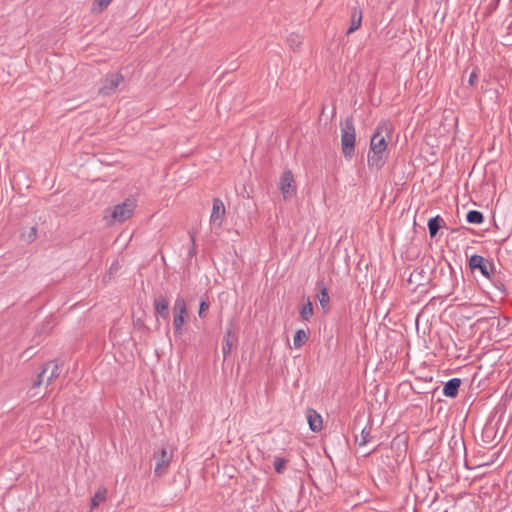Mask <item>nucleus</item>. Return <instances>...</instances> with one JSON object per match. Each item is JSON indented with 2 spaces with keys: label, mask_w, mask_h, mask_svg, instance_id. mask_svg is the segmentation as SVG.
<instances>
[{
  "label": "nucleus",
  "mask_w": 512,
  "mask_h": 512,
  "mask_svg": "<svg viewBox=\"0 0 512 512\" xmlns=\"http://www.w3.org/2000/svg\"><path fill=\"white\" fill-rule=\"evenodd\" d=\"M390 139L391 128L389 124L386 122L379 123L370 141V150L367 156L369 168L379 170L384 165Z\"/></svg>",
  "instance_id": "1"
},
{
  "label": "nucleus",
  "mask_w": 512,
  "mask_h": 512,
  "mask_svg": "<svg viewBox=\"0 0 512 512\" xmlns=\"http://www.w3.org/2000/svg\"><path fill=\"white\" fill-rule=\"evenodd\" d=\"M135 207V200L127 199L123 203L107 208L104 213V220L108 225L122 223L131 217Z\"/></svg>",
  "instance_id": "2"
},
{
  "label": "nucleus",
  "mask_w": 512,
  "mask_h": 512,
  "mask_svg": "<svg viewBox=\"0 0 512 512\" xmlns=\"http://www.w3.org/2000/svg\"><path fill=\"white\" fill-rule=\"evenodd\" d=\"M341 148L346 159H351L355 151L356 132L352 118H346L340 124Z\"/></svg>",
  "instance_id": "3"
},
{
  "label": "nucleus",
  "mask_w": 512,
  "mask_h": 512,
  "mask_svg": "<svg viewBox=\"0 0 512 512\" xmlns=\"http://www.w3.org/2000/svg\"><path fill=\"white\" fill-rule=\"evenodd\" d=\"M124 82V76L120 73H109L100 82L98 94L101 96L113 95Z\"/></svg>",
  "instance_id": "4"
},
{
  "label": "nucleus",
  "mask_w": 512,
  "mask_h": 512,
  "mask_svg": "<svg viewBox=\"0 0 512 512\" xmlns=\"http://www.w3.org/2000/svg\"><path fill=\"white\" fill-rule=\"evenodd\" d=\"M172 459V454L167 451L166 448H162L160 452L154 454L155 460V469L154 472L156 475L161 476L164 474L169 467V464Z\"/></svg>",
  "instance_id": "5"
},
{
  "label": "nucleus",
  "mask_w": 512,
  "mask_h": 512,
  "mask_svg": "<svg viewBox=\"0 0 512 512\" xmlns=\"http://www.w3.org/2000/svg\"><path fill=\"white\" fill-rule=\"evenodd\" d=\"M225 215V206L222 200L216 198L213 200L212 213L210 216L211 225L220 227L222 224V220Z\"/></svg>",
  "instance_id": "6"
},
{
  "label": "nucleus",
  "mask_w": 512,
  "mask_h": 512,
  "mask_svg": "<svg viewBox=\"0 0 512 512\" xmlns=\"http://www.w3.org/2000/svg\"><path fill=\"white\" fill-rule=\"evenodd\" d=\"M306 418L310 429L313 432H320L323 428L322 416L313 409L306 411Z\"/></svg>",
  "instance_id": "7"
},
{
  "label": "nucleus",
  "mask_w": 512,
  "mask_h": 512,
  "mask_svg": "<svg viewBox=\"0 0 512 512\" xmlns=\"http://www.w3.org/2000/svg\"><path fill=\"white\" fill-rule=\"evenodd\" d=\"M469 265L472 269H479L484 276H489V263L484 257L480 255L471 256Z\"/></svg>",
  "instance_id": "8"
},
{
  "label": "nucleus",
  "mask_w": 512,
  "mask_h": 512,
  "mask_svg": "<svg viewBox=\"0 0 512 512\" xmlns=\"http://www.w3.org/2000/svg\"><path fill=\"white\" fill-rule=\"evenodd\" d=\"M154 308L159 316H161L164 319H168L169 301L165 296L160 295L154 299Z\"/></svg>",
  "instance_id": "9"
},
{
  "label": "nucleus",
  "mask_w": 512,
  "mask_h": 512,
  "mask_svg": "<svg viewBox=\"0 0 512 512\" xmlns=\"http://www.w3.org/2000/svg\"><path fill=\"white\" fill-rule=\"evenodd\" d=\"M461 381L460 379L453 378L449 380L443 388V393L447 397H455L458 393V389L460 387Z\"/></svg>",
  "instance_id": "10"
},
{
  "label": "nucleus",
  "mask_w": 512,
  "mask_h": 512,
  "mask_svg": "<svg viewBox=\"0 0 512 512\" xmlns=\"http://www.w3.org/2000/svg\"><path fill=\"white\" fill-rule=\"evenodd\" d=\"M173 315L174 317H187V307L186 302L183 297L178 296L173 305Z\"/></svg>",
  "instance_id": "11"
},
{
  "label": "nucleus",
  "mask_w": 512,
  "mask_h": 512,
  "mask_svg": "<svg viewBox=\"0 0 512 512\" xmlns=\"http://www.w3.org/2000/svg\"><path fill=\"white\" fill-rule=\"evenodd\" d=\"M320 293L318 294L317 298H318V301L323 309V311L326 313L329 311V303H330V296L328 294V290L327 288L323 285V284H320Z\"/></svg>",
  "instance_id": "12"
},
{
  "label": "nucleus",
  "mask_w": 512,
  "mask_h": 512,
  "mask_svg": "<svg viewBox=\"0 0 512 512\" xmlns=\"http://www.w3.org/2000/svg\"><path fill=\"white\" fill-rule=\"evenodd\" d=\"M362 24V13L359 10H354L351 14V23L350 27L347 31L348 34H351L358 30Z\"/></svg>",
  "instance_id": "13"
},
{
  "label": "nucleus",
  "mask_w": 512,
  "mask_h": 512,
  "mask_svg": "<svg viewBox=\"0 0 512 512\" xmlns=\"http://www.w3.org/2000/svg\"><path fill=\"white\" fill-rule=\"evenodd\" d=\"M232 338H234V334H233V331L231 329H229L226 332V335L223 340L222 352H223L224 358H226L231 353V350L233 347V339Z\"/></svg>",
  "instance_id": "14"
},
{
  "label": "nucleus",
  "mask_w": 512,
  "mask_h": 512,
  "mask_svg": "<svg viewBox=\"0 0 512 512\" xmlns=\"http://www.w3.org/2000/svg\"><path fill=\"white\" fill-rule=\"evenodd\" d=\"M107 489L100 488L91 499V508L94 509L98 507L101 503L106 500Z\"/></svg>",
  "instance_id": "15"
},
{
  "label": "nucleus",
  "mask_w": 512,
  "mask_h": 512,
  "mask_svg": "<svg viewBox=\"0 0 512 512\" xmlns=\"http://www.w3.org/2000/svg\"><path fill=\"white\" fill-rule=\"evenodd\" d=\"M43 366H49V372H48V376H47V385H49L54 378L58 377L59 375V365L56 363V362H48V363H45Z\"/></svg>",
  "instance_id": "16"
},
{
  "label": "nucleus",
  "mask_w": 512,
  "mask_h": 512,
  "mask_svg": "<svg viewBox=\"0 0 512 512\" xmlns=\"http://www.w3.org/2000/svg\"><path fill=\"white\" fill-rule=\"evenodd\" d=\"M308 339V332L301 329V330H298L296 331L295 335H294V345L297 347V348H300L301 346H303L306 341Z\"/></svg>",
  "instance_id": "17"
},
{
  "label": "nucleus",
  "mask_w": 512,
  "mask_h": 512,
  "mask_svg": "<svg viewBox=\"0 0 512 512\" xmlns=\"http://www.w3.org/2000/svg\"><path fill=\"white\" fill-rule=\"evenodd\" d=\"M466 220L471 224H481L484 220V217L481 212L471 210L467 213Z\"/></svg>",
  "instance_id": "18"
},
{
  "label": "nucleus",
  "mask_w": 512,
  "mask_h": 512,
  "mask_svg": "<svg viewBox=\"0 0 512 512\" xmlns=\"http://www.w3.org/2000/svg\"><path fill=\"white\" fill-rule=\"evenodd\" d=\"M48 372L49 366H43L41 373L37 376V379L33 383V388L39 387L43 384L47 385Z\"/></svg>",
  "instance_id": "19"
},
{
  "label": "nucleus",
  "mask_w": 512,
  "mask_h": 512,
  "mask_svg": "<svg viewBox=\"0 0 512 512\" xmlns=\"http://www.w3.org/2000/svg\"><path fill=\"white\" fill-rule=\"evenodd\" d=\"M48 372L49 366H43L41 373L37 376V379L33 383V388L39 387L43 384L47 385Z\"/></svg>",
  "instance_id": "20"
},
{
  "label": "nucleus",
  "mask_w": 512,
  "mask_h": 512,
  "mask_svg": "<svg viewBox=\"0 0 512 512\" xmlns=\"http://www.w3.org/2000/svg\"><path fill=\"white\" fill-rule=\"evenodd\" d=\"M440 217L436 216L434 218L429 219L428 221V229L431 237L436 236L438 230L440 228Z\"/></svg>",
  "instance_id": "21"
},
{
  "label": "nucleus",
  "mask_w": 512,
  "mask_h": 512,
  "mask_svg": "<svg viewBox=\"0 0 512 512\" xmlns=\"http://www.w3.org/2000/svg\"><path fill=\"white\" fill-rule=\"evenodd\" d=\"M112 0H95L92 4V12L93 13H101L105 10Z\"/></svg>",
  "instance_id": "22"
},
{
  "label": "nucleus",
  "mask_w": 512,
  "mask_h": 512,
  "mask_svg": "<svg viewBox=\"0 0 512 512\" xmlns=\"http://www.w3.org/2000/svg\"><path fill=\"white\" fill-rule=\"evenodd\" d=\"M186 323V317H177L173 318V326L176 335L181 336L183 334V326Z\"/></svg>",
  "instance_id": "23"
},
{
  "label": "nucleus",
  "mask_w": 512,
  "mask_h": 512,
  "mask_svg": "<svg viewBox=\"0 0 512 512\" xmlns=\"http://www.w3.org/2000/svg\"><path fill=\"white\" fill-rule=\"evenodd\" d=\"M300 315L304 320H308L313 315V307L310 301H307L306 304L300 310Z\"/></svg>",
  "instance_id": "24"
},
{
  "label": "nucleus",
  "mask_w": 512,
  "mask_h": 512,
  "mask_svg": "<svg viewBox=\"0 0 512 512\" xmlns=\"http://www.w3.org/2000/svg\"><path fill=\"white\" fill-rule=\"evenodd\" d=\"M288 172H284L281 176L280 181V189L282 191L283 197L286 198L288 193Z\"/></svg>",
  "instance_id": "25"
},
{
  "label": "nucleus",
  "mask_w": 512,
  "mask_h": 512,
  "mask_svg": "<svg viewBox=\"0 0 512 512\" xmlns=\"http://www.w3.org/2000/svg\"><path fill=\"white\" fill-rule=\"evenodd\" d=\"M286 461L284 459H277L274 462L275 470L279 473H282L285 470Z\"/></svg>",
  "instance_id": "26"
},
{
  "label": "nucleus",
  "mask_w": 512,
  "mask_h": 512,
  "mask_svg": "<svg viewBox=\"0 0 512 512\" xmlns=\"http://www.w3.org/2000/svg\"><path fill=\"white\" fill-rule=\"evenodd\" d=\"M209 309V303L205 300H202L201 303H200V306H199V316L200 317H205V313L208 311Z\"/></svg>",
  "instance_id": "27"
},
{
  "label": "nucleus",
  "mask_w": 512,
  "mask_h": 512,
  "mask_svg": "<svg viewBox=\"0 0 512 512\" xmlns=\"http://www.w3.org/2000/svg\"><path fill=\"white\" fill-rule=\"evenodd\" d=\"M477 81H478V70L474 69L469 76L468 83L470 86L474 87L477 84Z\"/></svg>",
  "instance_id": "28"
},
{
  "label": "nucleus",
  "mask_w": 512,
  "mask_h": 512,
  "mask_svg": "<svg viewBox=\"0 0 512 512\" xmlns=\"http://www.w3.org/2000/svg\"><path fill=\"white\" fill-rule=\"evenodd\" d=\"M26 239L29 241V242H32L36 239L37 237V229L36 227H31L29 232L27 233V235H25Z\"/></svg>",
  "instance_id": "29"
},
{
  "label": "nucleus",
  "mask_w": 512,
  "mask_h": 512,
  "mask_svg": "<svg viewBox=\"0 0 512 512\" xmlns=\"http://www.w3.org/2000/svg\"><path fill=\"white\" fill-rule=\"evenodd\" d=\"M369 441V432L362 430L361 432V438L359 440V445L363 446Z\"/></svg>",
  "instance_id": "30"
}]
</instances>
